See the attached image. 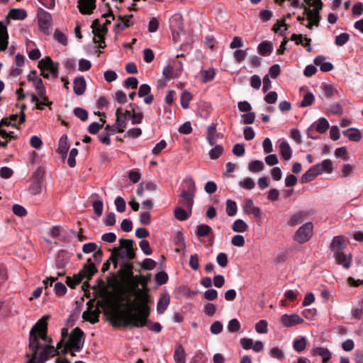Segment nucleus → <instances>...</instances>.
Listing matches in <instances>:
<instances>
[{
	"label": "nucleus",
	"instance_id": "nucleus-1",
	"mask_svg": "<svg viewBox=\"0 0 363 363\" xmlns=\"http://www.w3.org/2000/svg\"><path fill=\"white\" fill-rule=\"evenodd\" d=\"M96 293V303L94 299L86 303L87 308L83 312L82 318L94 324L103 312L106 320L113 327V272H110L106 280H98Z\"/></svg>",
	"mask_w": 363,
	"mask_h": 363
},
{
	"label": "nucleus",
	"instance_id": "nucleus-2",
	"mask_svg": "<svg viewBox=\"0 0 363 363\" xmlns=\"http://www.w3.org/2000/svg\"><path fill=\"white\" fill-rule=\"evenodd\" d=\"M118 286V277L115 274V327L118 321L122 322L124 325H130L137 328L145 326L150 314L149 307L145 303L138 304L128 300L125 308L121 310Z\"/></svg>",
	"mask_w": 363,
	"mask_h": 363
},
{
	"label": "nucleus",
	"instance_id": "nucleus-3",
	"mask_svg": "<svg viewBox=\"0 0 363 363\" xmlns=\"http://www.w3.org/2000/svg\"><path fill=\"white\" fill-rule=\"evenodd\" d=\"M49 315H44L33 326L29 333L28 349L31 352H36L40 356L42 354L46 362L58 354L57 349L52 345V340L48 336V323Z\"/></svg>",
	"mask_w": 363,
	"mask_h": 363
},
{
	"label": "nucleus",
	"instance_id": "nucleus-4",
	"mask_svg": "<svg viewBox=\"0 0 363 363\" xmlns=\"http://www.w3.org/2000/svg\"><path fill=\"white\" fill-rule=\"evenodd\" d=\"M102 257V252L101 250H97L93 255L94 261L93 262L91 258L88 259L87 263L84 264L83 269L79 272L77 274L74 275L73 277H67L66 284L72 289H74L77 285L82 281L84 278L90 279L91 277L96 272L95 262L101 261Z\"/></svg>",
	"mask_w": 363,
	"mask_h": 363
},
{
	"label": "nucleus",
	"instance_id": "nucleus-5",
	"mask_svg": "<svg viewBox=\"0 0 363 363\" xmlns=\"http://www.w3.org/2000/svg\"><path fill=\"white\" fill-rule=\"evenodd\" d=\"M183 183L186 184V188L182 190L178 204L179 206L192 210L196 194L195 183L191 177L185 178Z\"/></svg>",
	"mask_w": 363,
	"mask_h": 363
},
{
	"label": "nucleus",
	"instance_id": "nucleus-6",
	"mask_svg": "<svg viewBox=\"0 0 363 363\" xmlns=\"http://www.w3.org/2000/svg\"><path fill=\"white\" fill-rule=\"evenodd\" d=\"M111 21L108 19L94 21L91 28L94 33V41L98 46L103 48L105 46L104 35L107 32L106 25L110 24Z\"/></svg>",
	"mask_w": 363,
	"mask_h": 363
},
{
	"label": "nucleus",
	"instance_id": "nucleus-7",
	"mask_svg": "<svg viewBox=\"0 0 363 363\" xmlns=\"http://www.w3.org/2000/svg\"><path fill=\"white\" fill-rule=\"evenodd\" d=\"M121 257L128 259H132L135 257L133 247V240L128 239H121L120 247H115V269L117 267V259Z\"/></svg>",
	"mask_w": 363,
	"mask_h": 363
},
{
	"label": "nucleus",
	"instance_id": "nucleus-8",
	"mask_svg": "<svg viewBox=\"0 0 363 363\" xmlns=\"http://www.w3.org/2000/svg\"><path fill=\"white\" fill-rule=\"evenodd\" d=\"M116 116L115 131L123 132L126 128L128 122L131 118V111L124 110L122 108H118L116 109Z\"/></svg>",
	"mask_w": 363,
	"mask_h": 363
},
{
	"label": "nucleus",
	"instance_id": "nucleus-9",
	"mask_svg": "<svg viewBox=\"0 0 363 363\" xmlns=\"http://www.w3.org/2000/svg\"><path fill=\"white\" fill-rule=\"evenodd\" d=\"M84 333L79 328H75L69 338L67 346L69 350L79 352L84 345Z\"/></svg>",
	"mask_w": 363,
	"mask_h": 363
},
{
	"label": "nucleus",
	"instance_id": "nucleus-10",
	"mask_svg": "<svg viewBox=\"0 0 363 363\" xmlns=\"http://www.w3.org/2000/svg\"><path fill=\"white\" fill-rule=\"evenodd\" d=\"M313 225L311 222H308L301 225L296 232L294 240L298 243L306 242L313 235Z\"/></svg>",
	"mask_w": 363,
	"mask_h": 363
},
{
	"label": "nucleus",
	"instance_id": "nucleus-11",
	"mask_svg": "<svg viewBox=\"0 0 363 363\" xmlns=\"http://www.w3.org/2000/svg\"><path fill=\"white\" fill-rule=\"evenodd\" d=\"M38 21L40 30L44 33L48 34L52 23L51 14L43 9H40L38 13Z\"/></svg>",
	"mask_w": 363,
	"mask_h": 363
},
{
	"label": "nucleus",
	"instance_id": "nucleus-12",
	"mask_svg": "<svg viewBox=\"0 0 363 363\" xmlns=\"http://www.w3.org/2000/svg\"><path fill=\"white\" fill-rule=\"evenodd\" d=\"M38 68L40 70H48L52 77L55 78L58 74V66L54 64L50 57H45L38 62Z\"/></svg>",
	"mask_w": 363,
	"mask_h": 363
},
{
	"label": "nucleus",
	"instance_id": "nucleus-13",
	"mask_svg": "<svg viewBox=\"0 0 363 363\" xmlns=\"http://www.w3.org/2000/svg\"><path fill=\"white\" fill-rule=\"evenodd\" d=\"M329 123L328 120L325 118H320L318 120H317L312 125L310 126V128L308 130V136L312 139H317L316 137H314L311 135V132L313 128H315V130L320 133H324L327 131V130L329 128Z\"/></svg>",
	"mask_w": 363,
	"mask_h": 363
},
{
	"label": "nucleus",
	"instance_id": "nucleus-14",
	"mask_svg": "<svg viewBox=\"0 0 363 363\" xmlns=\"http://www.w3.org/2000/svg\"><path fill=\"white\" fill-rule=\"evenodd\" d=\"M170 28L173 36L175 33L179 35V32L183 30V18L182 15L176 13L169 19Z\"/></svg>",
	"mask_w": 363,
	"mask_h": 363
},
{
	"label": "nucleus",
	"instance_id": "nucleus-15",
	"mask_svg": "<svg viewBox=\"0 0 363 363\" xmlns=\"http://www.w3.org/2000/svg\"><path fill=\"white\" fill-rule=\"evenodd\" d=\"M281 321L283 325L291 327L302 323L303 320L297 314H284L281 316Z\"/></svg>",
	"mask_w": 363,
	"mask_h": 363
},
{
	"label": "nucleus",
	"instance_id": "nucleus-16",
	"mask_svg": "<svg viewBox=\"0 0 363 363\" xmlns=\"http://www.w3.org/2000/svg\"><path fill=\"white\" fill-rule=\"evenodd\" d=\"M333 257L336 262L342 265L344 268L348 269L351 265L352 255L350 253H346L344 251L335 253Z\"/></svg>",
	"mask_w": 363,
	"mask_h": 363
},
{
	"label": "nucleus",
	"instance_id": "nucleus-17",
	"mask_svg": "<svg viewBox=\"0 0 363 363\" xmlns=\"http://www.w3.org/2000/svg\"><path fill=\"white\" fill-rule=\"evenodd\" d=\"M243 211L245 214H252L257 219H261L262 213L258 207L254 205L252 199H247L243 206Z\"/></svg>",
	"mask_w": 363,
	"mask_h": 363
},
{
	"label": "nucleus",
	"instance_id": "nucleus-18",
	"mask_svg": "<svg viewBox=\"0 0 363 363\" xmlns=\"http://www.w3.org/2000/svg\"><path fill=\"white\" fill-rule=\"evenodd\" d=\"M138 94L139 97L144 98V102L146 104H150L152 103L154 96L151 94V88L147 84H143L140 86Z\"/></svg>",
	"mask_w": 363,
	"mask_h": 363
},
{
	"label": "nucleus",
	"instance_id": "nucleus-19",
	"mask_svg": "<svg viewBox=\"0 0 363 363\" xmlns=\"http://www.w3.org/2000/svg\"><path fill=\"white\" fill-rule=\"evenodd\" d=\"M132 16H118L117 22L115 23V32L123 30L133 25L131 21Z\"/></svg>",
	"mask_w": 363,
	"mask_h": 363
},
{
	"label": "nucleus",
	"instance_id": "nucleus-20",
	"mask_svg": "<svg viewBox=\"0 0 363 363\" xmlns=\"http://www.w3.org/2000/svg\"><path fill=\"white\" fill-rule=\"evenodd\" d=\"M305 12L307 16L308 24L306 26L311 29L313 26H318L320 18H319V12L317 10H311L309 9L306 8Z\"/></svg>",
	"mask_w": 363,
	"mask_h": 363
},
{
	"label": "nucleus",
	"instance_id": "nucleus-21",
	"mask_svg": "<svg viewBox=\"0 0 363 363\" xmlns=\"http://www.w3.org/2000/svg\"><path fill=\"white\" fill-rule=\"evenodd\" d=\"M78 7L82 14H90L95 9V0H79Z\"/></svg>",
	"mask_w": 363,
	"mask_h": 363
},
{
	"label": "nucleus",
	"instance_id": "nucleus-22",
	"mask_svg": "<svg viewBox=\"0 0 363 363\" xmlns=\"http://www.w3.org/2000/svg\"><path fill=\"white\" fill-rule=\"evenodd\" d=\"M279 152L284 160H289L292 157V150L286 140H279Z\"/></svg>",
	"mask_w": 363,
	"mask_h": 363
},
{
	"label": "nucleus",
	"instance_id": "nucleus-23",
	"mask_svg": "<svg viewBox=\"0 0 363 363\" xmlns=\"http://www.w3.org/2000/svg\"><path fill=\"white\" fill-rule=\"evenodd\" d=\"M9 34L7 31L6 25L0 21V51L6 50L8 47Z\"/></svg>",
	"mask_w": 363,
	"mask_h": 363
},
{
	"label": "nucleus",
	"instance_id": "nucleus-24",
	"mask_svg": "<svg viewBox=\"0 0 363 363\" xmlns=\"http://www.w3.org/2000/svg\"><path fill=\"white\" fill-rule=\"evenodd\" d=\"M314 167L318 175L325 172L331 173L333 170V162L329 159L324 160L323 162L314 165Z\"/></svg>",
	"mask_w": 363,
	"mask_h": 363
},
{
	"label": "nucleus",
	"instance_id": "nucleus-25",
	"mask_svg": "<svg viewBox=\"0 0 363 363\" xmlns=\"http://www.w3.org/2000/svg\"><path fill=\"white\" fill-rule=\"evenodd\" d=\"M345 248V245L343 238L340 235L334 237L330 244V250L333 252V255L343 251Z\"/></svg>",
	"mask_w": 363,
	"mask_h": 363
},
{
	"label": "nucleus",
	"instance_id": "nucleus-26",
	"mask_svg": "<svg viewBox=\"0 0 363 363\" xmlns=\"http://www.w3.org/2000/svg\"><path fill=\"white\" fill-rule=\"evenodd\" d=\"M218 138V133L216 130V124H211L206 133V140L211 146L215 145L216 140Z\"/></svg>",
	"mask_w": 363,
	"mask_h": 363
},
{
	"label": "nucleus",
	"instance_id": "nucleus-27",
	"mask_svg": "<svg viewBox=\"0 0 363 363\" xmlns=\"http://www.w3.org/2000/svg\"><path fill=\"white\" fill-rule=\"evenodd\" d=\"M174 213L177 220L183 221L187 220L191 216L192 210L178 206L175 208Z\"/></svg>",
	"mask_w": 363,
	"mask_h": 363
},
{
	"label": "nucleus",
	"instance_id": "nucleus-28",
	"mask_svg": "<svg viewBox=\"0 0 363 363\" xmlns=\"http://www.w3.org/2000/svg\"><path fill=\"white\" fill-rule=\"evenodd\" d=\"M69 148V143L67 135H62L59 140L58 147L57 152L62 157L67 155Z\"/></svg>",
	"mask_w": 363,
	"mask_h": 363
},
{
	"label": "nucleus",
	"instance_id": "nucleus-29",
	"mask_svg": "<svg viewBox=\"0 0 363 363\" xmlns=\"http://www.w3.org/2000/svg\"><path fill=\"white\" fill-rule=\"evenodd\" d=\"M342 134L348 138L350 140L354 142H359L362 138L359 130L356 128H350L344 130Z\"/></svg>",
	"mask_w": 363,
	"mask_h": 363
},
{
	"label": "nucleus",
	"instance_id": "nucleus-30",
	"mask_svg": "<svg viewBox=\"0 0 363 363\" xmlns=\"http://www.w3.org/2000/svg\"><path fill=\"white\" fill-rule=\"evenodd\" d=\"M273 51L272 43L264 40L260 43L257 46V52L259 55L267 57L269 56Z\"/></svg>",
	"mask_w": 363,
	"mask_h": 363
},
{
	"label": "nucleus",
	"instance_id": "nucleus-31",
	"mask_svg": "<svg viewBox=\"0 0 363 363\" xmlns=\"http://www.w3.org/2000/svg\"><path fill=\"white\" fill-rule=\"evenodd\" d=\"M311 354L314 356H320L323 359V363H327L331 358V352L328 350V349L322 347L313 348L311 350Z\"/></svg>",
	"mask_w": 363,
	"mask_h": 363
},
{
	"label": "nucleus",
	"instance_id": "nucleus-32",
	"mask_svg": "<svg viewBox=\"0 0 363 363\" xmlns=\"http://www.w3.org/2000/svg\"><path fill=\"white\" fill-rule=\"evenodd\" d=\"M308 215L306 211H298L291 215L288 220V225L295 226L301 223Z\"/></svg>",
	"mask_w": 363,
	"mask_h": 363
},
{
	"label": "nucleus",
	"instance_id": "nucleus-33",
	"mask_svg": "<svg viewBox=\"0 0 363 363\" xmlns=\"http://www.w3.org/2000/svg\"><path fill=\"white\" fill-rule=\"evenodd\" d=\"M74 92L75 94L80 96L83 94L86 90V81L84 77H79L74 80Z\"/></svg>",
	"mask_w": 363,
	"mask_h": 363
},
{
	"label": "nucleus",
	"instance_id": "nucleus-34",
	"mask_svg": "<svg viewBox=\"0 0 363 363\" xmlns=\"http://www.w3.org/2000/svg\"><path fill=\"white\" fill-rule=\"evenodd\" d=\"M323 91L325 96L328 98H339L340 95L339 94V89L337 86H333L329 84H323L322 85Z\"/></svg>",
	"mask_w": 363,
	"mask_h": 363
},
{
	"label": "nucleus",
	"instance_id": "nucleus-35",
	"mask_svg": "<svg viewBox=\"0 0 363 363\" xmlns=\"http://www.w3.org/2000/svg\"><path fill=\"white\" fill-rule=\"evenodd\" d=\"M174 359L176 363H186V353L181 344H177L175 347Z\"/></svg>",
	"mask_w": 363,
	"mask_h": 363
},
{
	"label": "nucleus",
	"instance_id": "nucleus-36",
	"mask_svg": "<svg viewBox=\"0 0 363 363\" xmlns=\"http://www.w3.org/2000/svg\"><path fill=\"white\" fill-rule=\"evenodd\" d=\"M170 302V297L168 294H162L157 305V311L159 314H162L167 308Z\"/></svg>",
	"mask_w": 363,
	"mask_h": 363
},
{
	"label": "nucleus",
	"instance_id": "nucleus-37",
	"mask_svg": "<svg viewBox=\"0 0 363 363\" xmlns=\"http://www.w3.org/2000/svg\"><path fill=\"white\" fill-rule=\"evenodd\" d=\"M291 40H294L296 42L297 44H301L304 47L306 48V50L308 52H311L312 50V48L311 46V39L305 38L303 39L302 35H296L293 34L291 38Z\"/></svg>",
	"mask_w": 363,
	"mask_h": 363
},
{
	"label": "nucleus",
	"instance_id": "nucleus-38",
	"mask_svg": "<svg viewBox=\"0 0 363 363\" xmlns=\"http://www.w3.org/2000/svg\"><path fill=\"white\" fill-rule=\"evenodd\" d=\"M26 16L27 13L26 11L20 9H13L9 12L7 15V18L14 20H23L26 18Z\"/></svg>",
	"mask_w": 363,
	"mask_h": 363
},
{
	"label": "nucleus",
	"instance_id": "nucleus-39",
	"mask_svg": "<svg viewBox=\"0 0 363 363\" xmlns=\"http://www.w3.org/2000/svg\"><path fill=\"white\" fill-rule=\"evenodd\" d=\"M26 357L29 359L27 363H45L46 362L45 357L42 354L38 356L35 351L34 352L29 351L26 354Z\"/></svg>",
	"mask_w": 363,
	"mask_h": 363
},
{
	"label": "nucleus",
	"instance_id": "nucleus-40",
	"mask_svg": "<svg viewBox=\"0 0 363 363\" xmlns=\"http://www.w3.org/2000/svg\"><path fill=\"white\" fill-rule=\"evenodd\" d=\"M248 229L247 224L242 219H237L232 225V230L236 233H244Z\"/></svg>",
	"mask_w": 363,
	"mask_h": 363
},
{
	"label": "nucleus",
	"instance_id": "nucleus-41",
	"mask_svg": "<svg viewBox=\"0 0 363 363\" xmlns=\"http://www.w3.org/2000/svg\"><path fill=\"white\" fill-rule=\"evenodd\" d=\"M318 175L314 166L306 171L301 177V182L306 183L313 181Z\"/></svg>",
	"mask_w": 363,
	"mask_h": 363
},
{
	"label": "nucleus",
	"instance_id": "nucleus-42",
	"mask_svg": "<svg viewBox=\"0 0 363 363\" xmlns=\"http://www.w3.org/2000/svg\"><path fill=\"white\" fill-rule=\"evenodd\" d=\"M306 339L305 337H301L299 339L294 340L293 342L294 349L298 352H301L306 349Z\"/></svg>",
	"mask_w": 363,
	"mask_h": 363
},
{
	"label": "nucleus",
	"instance_id": "nucleus-43",
	"mask_svg": "<svg viewBox=\"0 0 363 363\" xmlns=\"http://www.w3.org/2000/svg\"><path fill=\"white\" fill-rule=\"evenodd\" d=\"M264 164L261 160H252L248 164V169L252 172H258L264 169Z\"/></svg>",
	"mask_w": 363,
	"mask_h": 363
},
{
	"label": "nucleus",
	"instance_id": "nucleus-44",
	"mask_svg": "<svg viewBox=\"0 0 363 363\" xmlns=\"http://www.w3.org/2000/svg\"><path fill=\"white\" fill-rule=\"evenodd\" d=\"M35 71L30 72L28 75V80L33 81L35 90H38L43 88L44 86L42 79L38 77H35Z\"/></svg>",
	"mask_w": 363,
	"mask_h": 363
},
{
	"label": "nucleus",
	"instance_id": "nucleus-45",
	"mask_svg": "<svg viewBox=\"0 0 363 363\" xmlns=\"http://www.w3.org/2000/svg\"><path fill=\"white\" fill-rule=\"evenodd\" d=\"M212 231V228L206 224H201L196 227V235L199 237H206Z\"/></svg>",
	"mask_w": 363,
	"mask_h": 363
},
{
	"label": "nucleus",
	"instance_id": "nucleus-46",
	"mask_svg": "<svg viewBox=\"0 0 363 363\" xmlns=\"http://www.w3.org/2000/svg\"><path fill=\"white\" fill-rule=\"evenodd\" d=\"M192 99V95L190 92L184 91L181 94V105L184 109L187 108L189 105V102Z\"/></svg>",
	"mask_w": 363,
	"mask_h": 363
},
{
	"label": "nucleus",
	"instance_id": "nucleus-47",
	"mask_svg": "<svg viewBox=\"0 0 363 363\" xmlns=\"http://www.w3.org/2000/svg\"><path fill=\"white\" fill-rule=\"evenodd\" d=\"M226 213L229 216H233L237 213V204L236 203L230 199L226 201Z\"/></svg>",
	"mask_w": 363,
	"mask_h": 363
},
{
	"label": "nucleus",
	"instance_id": "nucleus-48",
	"mask_svg": "<svg viewBox=\"0 0 363 363\" xmlns=\"http://www.w3.org/2000/svg\"><path fill=\"white\" fill-rule=\"evenodd\" d=\"M201 76L203 77V82L206 83L213 79L215 77V70L213 68L203 70L201 72Z\"/></svg>",
	"mask_w": 363,
	"mask_h": 363
},
{
	"label": "nucleus",
	"instance_id": "nucleus-49",
	"mask_svg": "<svg viewBox=\"0 0 363 363\" xmlns=\"http://www.w3.org/2000/svg\"><path fill=\"white\" fill-rule=\"evenodd\" d=\"M53 38L55 40L59 42L60 44L63 45H67V38L65 33L59 30H55Z\"/></svg>",
	"mask_w": 363,
	"mask_h": 363
},
{
	"label": "nucleus",
	"instance_id": "nucleus-50",
	"mask_svg": "<svg viewBox=\"0 0 363 363\" xmlns=\"http://www.w3.org/2000/svg\"><path fill=\"white\" fill-rule=\"evenodd\" d=\"M239 185L245 189L251 190L255 186V183L252 178L247 177L240 181Z\"/></svg>",
	"mask_w": 363,
	"mask_h": 363
},
{
	"label": "nucleus",
	"instance_id": "nucleus-51",
	"mask_svg": "<svg viewBox=\"0 0 363 363\" xmlns=\"http://www.w3.org/2000/svg\"><path fill=\"white\" fill-rule=\"evenodd\" d=\"M267 322L265 320H261L257 322L255 325V330L257 333L260 334L267 333Z\"/></svg>",
	"mask_w": 363,
	"mask_h": 363
},
{
	"label": "nucleus",
	"instance_id": "nucleus-52",
	"mask_svg": "<svg viewBox=\"0 0 363 363\" xmlns=\"http://www.w3.org/2000/svg\"><path fill=\"white\" fill-rule=\"evenodd\" d=\"M313 101H314V95L311 92H308L304 95L303 99L301 101L300 106L301 107L309 106L312 105V104L313 103Z\"/></svg>",
	"mask_w": 363,
	"mask_h": 363
},
{
	"label": "nucleus",
	"instance_id": "nucleus-53",
	"mask_svg": "<svg viewBox=\"0 0 363 363\" xmlns=\"http://www.w3.org/2000/svg\"><path fill=\"white\" fill-rule=\"evenodd\" d=\"M227 328L230 333H236L239 331L240 324L236 318H233L228 322Z\"/></svg>",
	"mask_w": 363,
	"mask_h": 363
},
{
	"label": "nucleus",
	"instance_id": "nucleus-54",
	"mask_svg": "<svg viewBox=\"0 0 363 363\" xmlns=\"http://www.w3.org/2000/svg\"><path fill=\"white\" fill-rule=\"evenodd\" d=\"M271 357L277 359L278 360H282L284 357L283 351L279 347H273L269 352Z\"/></svg>",
	"mask_w": 363,
	"mask_h": 363
},
{
	"label": "nucleus",
	"instance_id": "nucleus-55",
	"mask_svg": "<svg viewBox=\"0 0 363 363\" xmlns=\"http://www.w3.org/2000/svg\"><path fill=\"white\" fill-rule=\"evenodd\" d=\"M223 148L220 145H216L209 151V157L212 160L218 158L222 154Z\"/></svg>",
	"mask_w": 363,
	"mask_h": 363
},
{
	"label": "nucleus",
	"instance_id": "nucleus-56",
	"mask_svg": "<svg viewBox=\"0 0 363 363\" xmlns=\"http://www.w3.org/2000/svg\"><path fill=\"white\" fill-rule=\"evenodd\" d=\"M74 115L82 121H85L88 118V112L82 108H75L74 109Z\"/></svg>",
	"mask_w": 363,
	"mask_h": 363
},
{
	"label": "nucleus",
	"instance_id": "nucleus-57",
	"mask_svg": "<svg viewBox=\"0 0 363 363\" xmlns=\"http://www.w3.org/2000/svg\"><path fill=\"white\" fill-rule=\"evenodd\" d=\"M286 26L285 19H283L274 26L273 30L274 32L279 33L280 35H284L287 29Z\"/></svg>",
	"mask_w": 363,
	"mask_h": 363
},
{
	"label": "nucleus",
	"instance_id": "nucleus-58",
	"mask_svg": "<svg viewBox=\"0 0 363 363\" xmlns=\"http://www.w3.org/2000/svg\"><path fill=\"white\" fill-rule=\"evenodd\" d=\"M78 155V150L77 148H72L69 155L67 160V164L70 167H74L76 165L75 158Z\"/></svg>",
	"mask_w": 363,
	"mask_h": 363
},
{
	"label": "nucleus",
	"instance_id": "nucleus-59",
	"mask_svg": "<svg viewBox=\"0 0 363 363\" xmlns=\"http://www.w3.org/2000/svg\"><path fill=\"white\" fill-rule=\"evenodd\" d=\"M245 152L244 143H237L233 147V153L237 157L242 156Z\"/></svg>",
	"mask_w": 363,
	"mask_h": 363
},
{
	"label": "nucleus",
	"instance_id": "nucleus-60",
	"mask_svg": "<svg viewBox=\"0 0 363 363\" xmlns=\"http://www.w3.org/2000/svg\"><path fill=\"white\" fill-rule=\"evenodd\" d=\"M248 49L246 50H237L233 52V58L238 62H240L245 60L247 56V52Z\"/></svg>",
	"mask_w": 363,
	"mask_h": 363
},
{
	"label": "nucleus",
	"instance_id": "nucleus-61",
	"mask_svg": "<svg viewBox=\"0 0 363 363\" xmlns=\"http://www.w3.org/2000/svg\"><path fill=\"white\" fill-rule=\"evenodd\" d=\"M349 38H350L349 34H347L346 33H342L340 34L339 35L336 36L335 44L337 46H342L349 40Z\"/></svg>",
	"mask_w": 363,
	"mask_h": 363
},
{
	"label": "nucleus",
	"instance_id": "nucleus-62",
	"mask_svg": "<svg viewBox=\"0 0 363 363\" xmlns=\"http://www.w3.org/2000/svg\"><path fill=\"white\" fill-rule=\"evenodd\" d=\"M115 206L116 207V210L120 213H123L125 210V201L121 196H118L115 199Z\"/></svg>",
	"mask_w": 363,
	"mask_h": 363
},
{
	"label": "nucleus",
	"instance_id": "nucleus-63",
	"mask_svg": "<svg viewBox=\"0 0 363 363\" xmlns=\"http://www.w3.org/2000/svg\"><path fill=\"white\" fill-rule=\"evenodd\" d=\"M216 311V306L212 303H207L203 306V312L208 316H212Z\"/></svg>",
	"mask_w": 363,
	"mask_h": 363
},
{
	"label": "nucleus",
	"instance_id": "nucleus-64",
	"mask_svg": "<svg viewBox=\"0 0 363 363\" xmlns=\"http://www.w3.org/2000/svg\"><path fill=\"white\" fill-rule=\"evenodd\" d=\"M211 333L213 335H218L223 330V325L220 321L213 322L210 327Z\"/></svg>",
	"mask_w": 363,
	"mask_h": 363
}]
</instances>
